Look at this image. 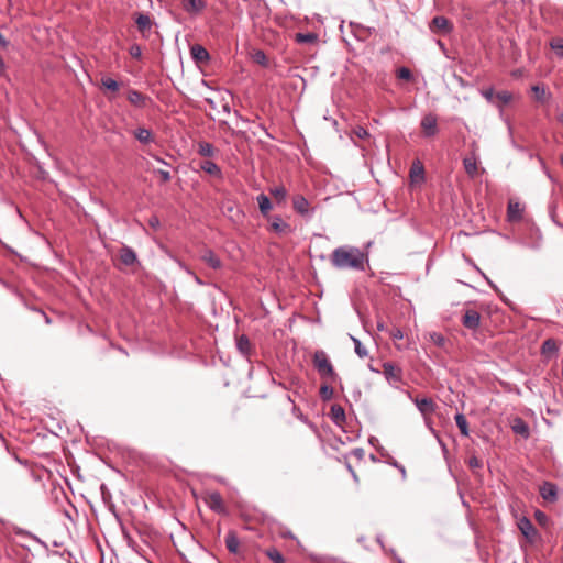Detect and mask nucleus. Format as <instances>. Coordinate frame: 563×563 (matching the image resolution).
Instances as JSON below:
<instances>
[{"mask_svg":"<svg viewBox=\"0 0 563 563\" xmlns=\"http://www.w3.org/2000/svg\"><path fill=\"white\" fill-rule=\"evenodd\" d=\"M331 264L338 269L364 272L368 265V254L355 246H339L330 257Z\"/></svg>","mask_w":563,"mask_h":563,"instance_id":"nucleus-1","label":"nucleus"},{"mask_svg":"<svg viewBox=\"0 0 563 563\" xmlns=\"http://www.w3.org/2000/svg\"><path fill=\"white\" fill-rule=\"evenodd\" d=\"M312 364L319 376L330 383H341V378L323 350H317L312 355Z\"/></svg>","mask_w":563,"mask_h":563,"instance_id":"nucleus-2","label":"nucleus"},{"mask_svg":"<svg viewBox=\"0 0 563 563\" xmlns=\"http://www.w3.org/2000/svg\"><path fill=\"white\" fill-rule=\"evenodd\" d=\"M294 210L301 217L310 220L313 216V208H310L309 201L302 195H296L292 198Z\"/></svg>","mask_w":563,"mask_h":563,"instance_id":"nucleus-3","label":"nucleus"},{"mask_svg":"<svg viewBox=\"0 0 563 563\" xmlns=\"http://www.w3.org/2000/svg\"><path fill=\"white\" fill-rule=\"evenodd\" d=\"M518 529L520 530V532L523 534V537L529 541V542H534L538 537H539V533H538V530L534 528L533 523L531 522V520L527 517H521L519 520H518Z\"/></svg>","mask_w":563,"mask_h":563,"instance_id":"nucleus-4","label":"nucleus"},{"mask_svg":"<svg viewBox=\"0 0 563 563\" xmlns=\"http://www.w3.org/2000/svg\"><path fill=\"white\" fill-rule=\"evenodd\" d=\"M429 27L432 33L445 35L449 34L452 30V24L444 16H435L429 24Z\"/></svg>","mask_w":563,"mask_h":563,"instance_id":"nucleus-5","label":"nucleus"},{"mask_svg":"<svg viewBox=\"0 0 563 563\" xmlns=\"http://www.w3.org/2000/svg\"><path fill=\"white\" fill-rule=\"evenodd\" d=\"M185 12L189 15H199L206 8V0H184L181 4Z\"/></svg>","mask_w":563,"mask_h":563,"instance_id":"nucleus-6","label":"nucleus"},{"mask_svg":"<svg viewBox=\"0 0 563 563\" xmlns=\"http://www.w3.org/2000/svg\"><path fill=\"white\" fill-rule=\"evenodd\" d=\"M119 258H120V262L124 266H133L135 264H139V260H137V255H136L135 251L128 245H123L120 249Z\"/></svg>","mask_w":563,"mask_h":563,"instance_id":"nucleus-7","label":"nucleus"},{"mask_svg":"<svg viewBox=\"0 0 563 563\" xmlns=\"http://www.w3.org/2000/svg\"><path fill=\"white\" fill-rule=\"evenodd\" d=\"M383 374L391 385H396L400 382V369L390 362L384 363Z\"/></svg>","mask_w":563,"mask_h":563,"instance_id":"nucleus-8","label":"nucleus"},{"mask_svg":"<svg viewBox=\"0 0 563 563\" xmlns=\"http://www.w3.org/2000/svg\"><path fill=\"white\" fill-rule=\"evenodd\" d=\"M511 430L515 434L528 439L530 437L529 424L520 417H515L510 423Z\"/></svg>","mask_w":563,"mask_h":563,"instance_id":"nucleus-9","label":"nucleus"},{"mask_svg":"<svg viewBox=\"0 0 563 563\" xmlns=\"http://www.w3.org/2000/svg\"><path fill=\"white\" fill-rule=\"evenodd\" d=\"M207 504L211 510L218 514H223L225 511L222 496L218 492L208 493Z\"/></svg>","mask_w":563,"mask_h":563,"instance_id":"nucleus-10","label":"nucleus"},{"mask_svg":"<svg viewBox=\"0 0 563 563\" xmlns=\"http://www.w3.org/2000/svg\"><path fill=\"white\" fill-rule=\"evenodd\" d=\"M462 323L465 328L470 330H475L479 327L481 314L476 310L468 309L465 311L462 318Z\"/></svg>","mask_w":563,"mask_h":563,"instance_id":"nucleus-11","label":"nucleus"},{"mask_svg":"<svg viewBox=\"0 0 563 563\" xmlns=\"http://www.w3.org/2000/svg\"><path fill=\"white\" fill-rule=\"evenodd\" d=\"M199 168L206 174L213 176L217 179H223V173L221 168L212 161L205 159L199 163Z\"/></svg>","mask_w":563,"mask_h":563,"instance_id":"nucleus-12","label":"nucleus"},{"mask_svg":"<svg viewBox=\"0 0 563 563\" xmlns=\"http://www.w3.org/2000/svg\"><path fill=\"white\" fill-rule=\"evenodd\" d=\"M540 495L544 500L554 503L558 499L556 485L551 482H543L540 486Z\"/></svg>","mask_w":563,"mask_h":563,"instance_id":"nucleus-13","label":"nucleus"},{"mask_svg":"<svg viewBox=\"0 0 563 563\" xmlns=\"http://www.w3.org/2000/svg\"><path fill=\"white\" fill-rule=\"evenodd\" d=\"M128 100L131 104L137 108H145L151 98L135 89H130L128 91Z\"/></svg>","mask_w":563,"mask_h":563,"instance_id":"nucleus-14","label":"nucleus"},{"mask_svg":"<svg viewBox=\"0 0 563 563\" xmlns=\"http://www.w3.org/2000/svg\"><path fill=\"white\" fill-rule=\"evenodd\" d=\"M190 55L198 64H206L210 60L209 52L200 44H195L190 47Z\"/></svg>","mask_w":563,"mask_h":563,"instance_id":"nucleus-15","label":"nucleus"},{"mask_svg":"<svg viewBox=\"0 0 563 563\" xmlns=\"http://www.w3.org/2000/svg\"><path fill=\"white\" fill-rule=\"evenodd\" d=\"M201 260L213 269H219L222 266V262L219 256L210 249H206L201 253Z\"/></svg>","mask_w":563,"mask_h":563,"instance_id":"nucleus-16","label":"nucleus"},{"mask_svg":"<svg viewBox=\"0 0 563 563\" xmlns=\"http://www.w3.org/2000/svg\"><path fill=\"white\" fill-rule=\"evenodd\" d=\"M133 135L141 144H150L155 141L152 131L144 126H139L137 129H135L133 131Z\"/></svg>","mask_w":563,"mask_h":563,"instance_id":"nucleus-17","label":"nucleus"},{"mask_svg":"<svg viewBox=\"0 0 563 563\" xmlns=\"http://www.w3.org/2000/svg\"><path fill=\"white\" fill-rule=\"evenodd\" d=\"M197 153L202 157H214L218 150L209 142L199 141L197 143Z\"/></svg>","mask_w":563,"mask_h":563,"instance_id":"nucleus-18","label":"nucleus"},{"mask_svg":"<svg viewBox=\"0 0 563 563\" xmlns=\"http://www.w3.org/2000/svg\"><path fill=\"white\" fill-rule=\"evenodd\" d=\"M236 349L245 357L251 355L253 346L245 334L236 338Z\"/></svg>","mask_w":563,"mask_h":563,"instance_id":"nucleus-19","label":"nucleus"},{"mask_svg":"<svg viewBox=\"0 0 563 563\" xmlns=\"http://www.w3.org/2000/svg\"><path fill=\"white\" fill-rule=\"evenodd\" d=\"M271 228L278 234H287L291 231L290 225L286 223L279 216L272 219Z\"/></svg>","mask_w":563,"mask_h":563,"instance_id":"nucleus-20","label":"nucleus"},{"mask_svg":"<svg viewBox=\"0 0 563 563\" xmlns=\"http://www.w3.org/2000/svg\"><path fill=\"white\" fill-rule=\"evenodd\" d=\"M430 341L443 352H449L451 346L450 341L441 333H430Z\"/></svg>","mask_w":563,"mask_h":563,"instance_id":"nucleus-21","label":"nucleus"},{"mask_svg":"<svg viewBox=\"0 0 563 563\" xmlns=\"http://www.w3.org/2000/svg\"><path fill=\"white\" fill-rule=\"evenodd\" d=\"M522 216V208L519 202L509 201L507 208V218L510 222L519 221Z\"/></svg>","mask_w":563,"mask_h":563,"instance_id":"nucleus-22","label":"nucleus"},{"mask_svg":"<svg viewBox=\"0 0 563 563\" xmlns=\"http://www.w3.org/2000/svg\"><path fill=\"white\" fill-rule=\"evenodd\" d=\"M330 418L336 426H342L345 422V411L340 405H333L330 410Z\"/></svg>","mask_w":563,"mask_h":563,"instance_id":"nucleus-23","label":"nucleus"},{"mask_svg":"<svg viewBox=\"0 0 563 563\" xmlns=\"http://www.w3.org/2000/svg\"><path fill=\"white\" fill-rule=\"evenodd\" d=\"M225 547L230 553H238L240 541L236 537V533L230 530L225 536Z\"/></svg>","mask_w":563,"mask_h":563,"instance_id":"nucleus-24","label":"nucleus"},{"mask_svg":"<svg viewBox=\"0 0 563 563\" xmlns=\"http://www.w3.org/2000/svg\"><path fill=\"white\" fill-rule=\"evenodd\" d=\"M438 132L437 119L433 115H424V137L435 135Z\"/></svg>","mask_w":563,"mask_h":563,"instance_id":"nucleus-25","label":"nucleus"},{"mask_svg":"<svg viewBox=\"0 0 563 563\" xmlns=\"http://www.w3.org/2000/svg\"><path fill=\"white\" fill-rule=\"evenodd\" d=\"M135 23L137 25V29L141 33H145L147 31L151 30L152 27V22H151V19L147 14H144V13H139L136 19H135Z\"/></svg>","mask_w":563,"mask_h":563,"instance_id":"nucleus-26","label":"nucleus"},{"mask_svg":"<svg viewBox=\"0 0 563 563\" xmlns=\"http://www.w3.org/2000/svg\"><path fill=\"white\" fill-rule=\"evenodd\" d=\"M410 178L412 186L418 185L422 180V164L419 159L416 161L410 170Z\"/></svg>","mask_w":563,"mask_h":563,"instance_id":"nucleus-27","label":"nucleus"},{"mask_svg":"<svg viewBox=\"0 0 563 563\" xmlns=\"http://www.w3.org/2000/svg\"><path fill=\"white\" fill-rule=\"evenodd\" d=\"M295 41L299 44H312L318 41V35L313 32L296 33Z\"/></svg>","mask_w":563,"mask_h":563,"instance_id":"nucleus-28","label":"nucleus"},{"mask_svg":"<svg viewBox=\"0 0 563 563\" xmlns=\"http://www.w3.org/2000/svg\"><path fill=\"white\" fill-rule=\"evenodd\" d=\"M256 200L258 202V208H260L261 213L263 216H267V213L273 208L269 198L266 195L261 194V195L257 196Z\"/></svg>","mask_w":563,"mask_h":563,"instance_id":"nucleus-29","label":"nucleus"},{"mask_svg":"<svg viewBox=\"0 0 563 563\" xmlns=\"http://www.w3.org/2000/svg\"><path fill=\"white\" fill-rule=\"evenodd\" d=\"M531 91L534 93V98L539 102H544L551 97L550 92H547L545 88L540 85H533L531 87Z\"/></svg>","mask_w":563,"mask_h":563,"instance_id":"nucleus-30","label":"nucleus"},{"mask_svg":"<svg viewBox=\"0 0 563 563\" xmlns=\"http://www.w3.org/2000/svg\"><path fill=\"white\" fill-rule=\"evenodd\" d=\"M331 384L332 383L324 380V383L320 387L319 395L323 401L331 400L333 397L334 391L333 388L331 387Z\"/></svg>","mask_w":563,"mask_h":563,"instance_id":"nucleus-31","label":"nucleus"},{"mask_svg":"<svg viewBox=\"0 0 563 563\" xmlns=\"http://www.w3.org/2000/svg\"><path fill=\"white\" fill-rule=\"evenodd\" d=\"M559 351V345L555 340L547 339L541 346L542 354H554Z\"/></svg>","mask_w":563,"mask_h":563,"instance_id":"nucleus-32","label":"nucleus"},{"mask_svg":"<svg viewBox=\"0 0 563 563\" xmlns=\"http://www.w3.org/2000/svg\"><path fill=\"white\" fill-rule=\"evenodd\" d=\"M12 532L16 536L30 538V539L34 540L35 542L45 545V543L37 536L33 534L32 532H30L23 528L18 527V526L12 527Z\"/></svg>","mask_w":563,"mask_h":563,"instance_id":"nucleus-33","label":"nucleus"},{"mask_svg":"<svg viewBox=\"0 0 563 563\" xmlns=\"http://www.w3.org/2000/svg\"><path fill=\"white\" fill-rule=\"evenodd\" d=\"M455 423L460 430V432L464 435H468V423L466 420V417L463 413H456L455 415Z\"/></svg>","mask_w":563,"mask_h":563,"instance_id":"nucleus-34","label":"nucleus"},{"mask_svg":"<svg viewBox=\"0 0 563 563\" xmlns=\"http://www.w3.org/2000/svg\"><path fill=\"white\" fill-rule=\"evenodd\" d=\"M497 106L503 107L508 104L512 100V95L507 90L496 92Z\"/></svg>","mask_w":563,"mask_h":563,"instance_id":"nucleus-35","label":"nucleus"},{"mask_svg":"<svg viewBox=\"0 0 563 563\" xmlns=\"http://www.w3.org/2000/svg\"><path fill=\"white\" fill-rule=\"evenodd\" d=\"M265 553L274 563H286L284 555L276 548H269Z\"/></svg>","mask_w":563,"mask_h":563,"instance_id":"nucleus-36","label":"nucleus"},{"mask_svg":"<svg viewBox=\"0 0 563 563\" xmlns=\"http://www.w3.org/2000/svg\"><path fill=\"white\" fill-rule=\"evenodd\" d=\"M252 58H253V60H254L256 64H258V65H261V66H263V67H267V66H268V58H267V56H266L265 52H264V51H262V49H256V51L253 53Z\"/></svg>","mask_w":563,"mask_h":563,"instance_id":"nucleus-37","label":"nucleus"},{"mask_svg":"<svg viewBox=\"0 0 563 563\" xmlns=\"http://www.w3.org/2000/svg\"><path fill=\"white\" fill-rule=\"evenodd\" d=\"M271 195L275 197L278 203L283 202L287 197V190L283 186L271 189Z\"/></svg>","mask_w":563,"mask_h":563,"instance_id":"nucleus-38","label":"nucleus"},{"mask_svg":"<svg viewBox=\"0 0 563 563\" xmlns=\"http://www.w3.org/2000/svg\"><path fill=\"white\" fill-rule=\"evenodd\" d=\"M550 47L556 53L559 57H563V38L554 37L550 41Z\"/></svg>","mask_w":563,"mask_h":563,"instance_id":"nucleus-39","label":"nucleus"},{"mask_svg":"<svg viewBox=\"0 0 563 563\" xmlns=\"http://www.w3.org/2000/svg\"><path fill=\"white\" fill-rule=\"evenodd\" d=\"M464 168L466 173L473 176L477 170L476 161L474 158L465 157L463 159Z\"/></svg>","mask_w":563,"mask_h":563,"instance_id":"nucleus-40","label":"nucleus"},{"mask_svg":"<svg viewBox=\"0 0 563 563\" xmlns=\"http://www.w3.org/2000/svg\"><path fill=\"white\" fill-rule=\"evenodd\" d=\"M352 341L354 343V350H355V353L361 357V358H364L367 356L368 352L366 350V347L362 344V342L352 336Z\"/></svg>","mask_w":563,"mask_h":563,"instance_id":"nucleus-41","label":"nucleus"},{"mask_svg":"<svg viewBox=\"0 0 563 563\" xmlns=\"http://www.w3.org/2000/svg\"><path fill=\"white\" fill-rule=\"evenodd\" d=\"M101 84L102 86L106 88V89H109L111 91H117L119 89V84L117 80H114L113 78L111 77H104L102 78L101 80Z\"/></svg>","mask_w":563,"mask_h":563,"instance_id":"nucleus-42","label":"nucleus"},{"mask_svg":"<svg viewBox=\"0 0 563 563\" xmlns=\"http://www.w3.org/2000/svg\"><path fill=\"white\" fill-rule=\"evenodd\" d=\"M397 77L401 80L409 81L412 78V73L407 67H400L397 69Z\"/></svg>","mask_w":563,"mask_h":563,"instance_id":"nucleus-43","label":"nucleus"},{"mask_svg":"<svg viewBox=\"0 0 563 563\" xmlns=\"http://www.w3.org/2000/svg\"><path fill=\"white\" fill-rule=\"evenodd\" d=\"M467 465L472 470L481 468L483 466V462L477 456L472 455L467 460Z\"/></svg>","mask_w":563,"mask_h":563,"instance_id":"nucleus-44","label":"nucleus"},{"mask_svg":"<svg viewBox=\"0 0 563 563\" xmlns=\"http://www.w3.org/2000/svg\"><path fill=\"white\" fill-rule=\"evenodd\" d=\"M354 134H355L358 139H361V140H365V139L369 137V133H368V131H367L365 128H363V126H356V128L354 129Z\"/></svg>","mask_w":563,"mask_h":563,"instance_id":"nucleus-45","label":"nucleus"},{"mask_svg":"<svg viewBox=\"0 0 563 563\" xmlns=\"http://www.w3.org/2000/svg\"><path fill=\"white\" fill-rule=\"evenodd\" d=\"M129 53L130 55L133 57V58H140L141 55H142V49L140 47V45L137 44H133L130 49H129Z\"/></svg>","mask_w":563,"mask_h":563,"instance_id":"nucleus-46","label":"nucleus"},{"mask_svg":"<svg viewBox=\"0 0 563 563\" xmlns=\"http://www.w3.org/2000/svg\"><path fill=\"white\" fill-rule=\"evenodd\" d=\"M483 96L485 97V99L489 102H493L495 103L496 101V92L494 91V89L489 88V89H486L483 91Z\"/></svg>","mask_w":563,"mask_h":563,"instance_id":"nucleus-47","label":"nucleus"},{"mask_svg":"<svg viewBox=\"0 0 563 563\" xmlns=\"http://www.w3.org/2000/svg\"><path fill=\"white\" fill-rule=\"evenodd\" d=\"M536 519L542 526L547 525L549 520L548 516L541 510L536 511Z\"/></svg>","mask_w":563,"mask_h":563,"instance_id":"nucleus-48","label":"nucleus"},{"mask_svg":"<svg viewBox=\"0 0 563 563\" xmlns=\"http://www.w3.org/2000/svg\"><path fill=\"white\" fill-rule=\"evenodd\" d=\"M390 336L393 338L394 341H398V340H401L404 338V333H402V331L400 329L394 328L390 331Z\"/></svg>","mask_w":563,"mask_h":563,"instance_id":"nucleus-49","label":"nucleus"},{"mask_svg":"<svg viewBox=\"0 0 563 563\" xmlns=\"http://www.w3.org/2000/svg\"><path fill=\"white\" fill-rule=\"evenodd\" d=\"M156 173L159 175L164 183L169 181L172 178L170 173L168 170L158 169Z\"/></svg>","mask_w":563,"mask_h":563,"instance_id":"nucleus-50","label":"nucleus"},{"mask_svg":"<svg viewBox=\"0 0 563 563\" xmlns=\"http://www.w3.org/2000/svg\"><path fill=\"white\" fill-rule=\"evenodd\" d=\"M434 404L431 399L424 397V412L428 410H433Z\"/></svg>","mask_w":563,"mask_h":563,"instance_id":"nucleus-51","label":"nucleus"},{"mask_svg":"<svg viewBox=\"0 0 563 563\" xmlns=\"http://www.w3.org/2000/svg\"><path fill=\"white\" fill-rule=\"evenodd\" d=\"M536 232H537V234H538V240H537L533 244H531V245H529V246H530L531 249H536V250H538V249L540 247V245H541V238H542V236H541V233L539 232V230H537Z\"/></svg>","mask_w":563,"mask_h":563,"instance_id":"nucleus-52","label":"nucleus"},{"mask_svg":"<svg viewBox=\"0 0 563 563\" xmlns=\"http://www.w3.org/2000/svg\"><path fill=\"white\" fill-rule=\"evenodd\" d=\"M538 159H539V162H540V164H541V166H542V169H543V172L545 173V175H547L550 179H552V176H551L550 172L548 170V168H547V165H545L544 161H543L541 157H538Z\"/></svg>","mask_w":563,"mask_h":563,"instance_id":"nucleus-53","label":"nucleus"},{"mask_svg":"<svg viewBox=\"0 0 563 563\" xmlns=\"http://www.w3.org/2000/svg\"><path fill=\"white\" fill-rule=\"evenodd\" d=\"M7 70V66L2 57L0 56V76L4 75Z\"/></svg>","mask_w":563,"mask_h":563,"instance_id":"nucleus-54","label":"nucleus"},{"mask_svg":"<svg viewBox=\"0 0 563 563\" xmlns=\"http://www.w3.org/2000/svg\"><path fill=\"white\" fill-rule=\"evenodd\" d=\"M415 404H416L417 409L422 413V398L417 397L415 399Z\"/></svg>","mask_w":563,"mask_h":563,"instance_id":"nucleus-55","label":"nucleus"},{"mask_svg":"<svg viewBox=\"0 0 563 563\" xmlns=\"http://www.w3.org/2000/svg\"><path fill=\"white\" fill-rule=\"evenodd\" d=\"M353 454H354L355 456H357L358 459H361V457H363V455H364V450H363V449H360V448L354 449V450H353Z\"/></svg>","mask_w":563,"mask_h":563,"instance_id":"nucleus-56","label":"nucleus"},{"mask_svg":"<svg viewBox=\"0 0 563 563\" xmlns=\"http://www.w3.org/2000/svg\"><path fill=\"white\" fill-rule=\"evenodd\" d=\"M222 110L224 113L229 114L231 112V108L228 102L223 103Z\"/></svg>","mask_w":563,"mask_h":563,"instance_id":"nucleus-57","label":"nucleus"},{"mask_svg":"<svg viewBox=\"0 0 563 563\" xmlns=\"http://www.w3.org/2000/svg\"><path fill=\"white\" fill-rule=\"evenodd\" d=\"M38 312H41L44 317V320L47 324H49L52 321H51V318L43 311V310H37Z\"/></svg>","mask_w":563,"mask_h":563,"instance_id":"nucleus-58","label":"nucleus"},{"mask_svg":"<svg viewBox=\"0 0 563 563\" xmlns=\"http://www.w3.org/2000/svg\"><path fill=\"white\" fill-rule=\"evenodd\" d=\"M556 121L563 125V111H560L556 115Z\"/></svg>","mask_w":563,"mask_h":563,"instance_id":"nucleus-59","label":"nucleus"},{"mask_svg":"<svg viewBox=\"0 0 563 563\" xmlns=\"http://www.w3.org/2000/svg\"><path fill=\"white\" fill-rule=\"evenodd\" d=\"M205 100L210 106V108L216 109V102L211 98H206Z\"/></svg>","mask_w":563,"mask_h":563,"instance_id":"nucleus-60","label":"nucleus"},{"mask_svg":"<svg viewBox=\"0 0 563 563\" xmlns=\"http://www.w3.org/2000/svg\"><path fill=\"white\" fill-rule=\"evenodd\" d=\"M550 216H551V218H552L553 222H555L556 224H559V223L556 222V220H555L554 207L550 209Z\"/></svg>","mask_w":563,"mask_h":563,"instance_id":"nucleus-61","label":"nucleus"},{"mask_svg":"<svg viewBox=\"0 0 563 563\" xmlns=\"http://www.w3.org/2000/svg\"><path fill=\"white\" fill-rule=\"evenodd\" d=\"M372 244H373V242H371V241H369V242H367V243L365 244V247H364L365 250H364L363 252H367V253H368V249H369V247H372Z\"/></svg>","mask_w":563,"mask_h":563,"instance_id":"nucleus-62","label":"nucleus"},{"mask_svg":"<svg viewBox=\"0 0 563 563\" xmlns=\"http://www.w3.org/2000/svg\"><path fill=\"white\" fill-rule=\"evenodd\" d=\"M389 464H391V465H393V466H395L396 468H398V467H399V465H400V464H398V462H397V461H395V460L390 461V462H389Z\"/></svg>","mask_w":563,"mask_h":563,"instance_id":"nucleus-63","label":"nucleus"},{"mask_svg":"<svg viewBox=\"0 0 563 563\" xmlns=\"http://www.w3.org/2000/svg\"><path fill=\"white\" fill-rule=\"evenodd\" d=\"M398 470L400 471V473L405 477V474H406L405 467L402 465H399Z\"/></svg>","mask_w":563,"mask_h":563,"instance_id":"nucleus-64","label":"nucleus"}]
</instances>
